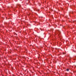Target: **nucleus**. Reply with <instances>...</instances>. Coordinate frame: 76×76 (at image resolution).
<instances>
[{
  "instance_id": "5",
  "label": "nucleus",
  "mask_w": 76,
  "mask_h": 76,
  "mask_svg": "<svg viewBox=\"0 0 76 76\" xmlns=\"http://www.w3.org/2000/svg\"><path fill=\"white\" fill-rule=\"evenodd\" d=\"M65 54V53H63V54Z\"/></svg>"
},
{
  "instance_id": "1",
  "label": "nucleus",
  "mask_w": 76,
  "mask_h": 76,
  "mask_svg": "<svg viewBox=\"0 0 76 76\" xmlns=\"http://www.w3.org/2000/svg\"><path fill=\"white\" fill-rule=\"evenodd\" d=\"M52 31H53V30H54L53 29H51L50 30V31H52Z\"/></svg>"
},
{
  "instance_id": "2",
  "label": "nucleus",
  "mask_w": 76,
  "mask_h": 76,
  "mask_svg": "<svg viewBox=\"0 0 76 76\" xmlns=\"http://www.w3.org/2000/svg\"><path fill=\"white\" fill-rule=\"evenodd\" d=\"M18 6L19 7H20L21 6V5H20V4H19Z\"/></svg>"
},
{
  "instance_id": "4",
  "label": "nucleus",
  "mask_w": 76,
  "mask_h": 76,
  "mask_svg": "<svg viewBox=\"0 0 76 76\" xmlns=\"http://www.w3.org/2000/svg\"><path fill=\"white\" fill-rule=\"evenodd\" d=\"M75 22V21H73V22H74H74Z\"/></svg>"
},
{
  "instance_id": "3",
  "label": "nucleus",
  "mask_w": 76,
  "mask_h": 76,
  "mask_svg": "<svg viewBox=\"0 0 76 76\" xmlns=\"http://www.w3.org/2000/svg\"><path fill=\"white\" fill-rule=\"evenodd\" d=\"M69 69H66V71H67L68 72L69 71Z\"/></svg>"
}]
</instances>
